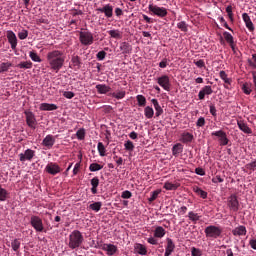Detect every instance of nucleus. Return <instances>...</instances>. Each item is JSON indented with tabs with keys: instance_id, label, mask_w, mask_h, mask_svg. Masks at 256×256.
Here are the masks:
<instances>
[{
	"instance_id": "c756f323",
	"label": "nucleus",
	"mask_w": 256,
	"mask_h": 256,
	"mask_svg": "<svg viewBox=\"0 0 256 256\" xmlns=\"http://www.w3.org/2000/svg\"><path fill=\"white\" fill-rule=\"evenodd\" d=\"M131 44H129V42H122L120 44V50L122 51V53L127 54V53H131Z\"/></svg>"
},
{
	"instance_id": "de8ad7c7",
	"label": "nucleus",
	"mask_w": 256,
	"mask_h": 256,
	"mask_svg": "<svg viewBox=\"0 0 256 256\" xmlns=\"http://www.w3.org/2000/svg\"><path fill=\"white\" fill-rule=\"evenodd\" d=\"M177 27H178V29H180V31H183L184 33H187V31L189 30L188 26H187V23L185 21L179 22L177 24Z\"/></svg>"
},
{
	"instance_id": "dca6fc26",
	"label": "nucleus",
	"mask_w": 256,
	"mask_h": 256,
	"mask_svg": "<svg viewBox=\"0 0 256 256\" xmlns=\"http://www.w3.org/2000/svg\"><path fill=\"white\" fill-rule=\"evenodd\" d=\"M43 147H46L47 149H52L53 145H55V138L53 135L48 134L42 141Z\"/></svg>"
},
{
	"instance_id": "bf43d9fd",
	"label": "nucleus",
	"mask_w": 256,
	"mask_h": 256,
	"mask_svg": "<svg viewBox=\"0 0 256 256\" xmlns=\"http://www.w3.org/2000/svg\"><path fill=\"white\" fill-rule=\"evenodd\" d=\"M96 57L99 61H103L105 59V57H107V52L105 51H99L97 54H96Z\"/></svg>"
},
{
	"instance_id": "37998d69",
	"label": "nucleus",
	"mask_w": 256,
	"mask_h": 256,
	"mask_svg": "<svg viewBox=\"0 0 256 256\" xmlns=\"http://www.w3.org/2000/svg\"><path fill=\"white\" fill-rule=\"evenodd\" d=\"M29 57L32 59L35 63H41V57L37 54L35 51H30L29 52Z\"/></svg>"
},
{
	"instance_id": "f704fd0d",
	"label": "nucleus",
	"mask_w": 256,
	"mask_h": 256,
	"mask_svg": "<svg viewBox=\"0 0 256 256\" xmlns=\"http://www.w3.org/2000/svg\"><path fill=\"white\" fill-rule=\"evenodd\" d=\"M101 207H103L102 202H94L89 205V209H91L92 211H95L96 213H99V211H101Z\"/></svg>"
},
{
	"instance_id": "f3484780",
	"label": "nucleus",
	"mask_w": 256,
	"mask_h": 256,
	"mask_svg": "<svg viewBox=\"0 0 256 256\" xmlns=\"http://www.w3.org/2000/svg\"><path fill=\"white\" fill-rule=\"evenodd\" d=\"M205 95H213V88H211V86H204L198 93V99L203 101Z\"/></svg>"
},
{
	"instance_id": "aec40b11",
	"label": "nucleus",
	"mask_w": 256,
	"mask_h": 256,
	"mask_svg": "<svg viewBox=\"0 0 256 256\" xmlns=\"http://www.w3.org/2000/svg\"><path fill=\"white\" fill-rule=\"evenodd\" d=\"M232 235H234V237H241L243 235H247V228L243 225L238 226L232 230Z\"/></svg>"
},
{
	"instance_id": "1a4fd4ad",
	"label": "nucleus",
	"mask_w": 256,
	"mask_h": 256,
	"mask_svg": "<svg viewBox=\"0 0 256 256\" xmlns=\"http://www.w3.org/2000/svg\"><path fill=\"white\" fill-rule=\"evenodd\" d=\"M6 37L12 51H15V49H17V43H18L17 35H15V32H13L12 30H8L6 32Z\"/></svg>"
},
{
	"instance_id": "c9c22d12",
	"label": "nucleus",
	"mask_w": 256,
	"mask_h": 256,
	"mask_svg": "<svg viewBox=\"0 0 256 256\" xmlns=\"http://www.w3.org/2000/svg\"><path fill=\"white\" fill-rule=\"evenodd\" d=\"M144 115L146 119H153V116L155 115V111L150 106H147L144 109Z\"/></svg>"
},
{
	"instance_id": "e433bc0d",
	"label": "nucleus",
	"mask_w": 256,
	"mask_h": 256,
	"mask_svg": "<svg viewBox=\"0 0 256 256\" xmlns=\"http://www.w3.org/2000/svg\"><path fill=\"white\" fill-rule=\"evenodd\" d=\"M125 95H127V93L125 92V90H121V91H117V92H113L111 94V97H113L114 99H125Z\"/></svg>"
},
{
	"instance_id": "20e7f679",
	"label": "nucleus",
	"mask_w": 256,
	"mask_h": 256,
	"mask_svg": "<svg viewBox=\"0 0 256 256\" xmlns=\"http://www.w3.org/2000/svg\"><path fill=\"white\" fill-rule=\"evenodd\" d=\"M79 41L82 45L89 46L93 45L95 38L93 37V33H91L90 31H80Z\"/></svg>"
},
{
	"instance_id": "9b49d317",
	"label": "nucleus",
	"mask_w": 256,
	"mask_h": 256,
	"mask_svg": "<svg viewBox=\"0 0 256 256\" xmlns=\"http://www.w3.org/2000/svg\"><path fill=\"white\" fill-rule=\"evenodd\" d=\"M46 173H49V175H57L58 173H61V167L58 166L57 163L50 162L45 167Z\"/></svg>"
},
{
	"instance_id": "338daca9",
	"label": "nucleus",
	"mask_w": 256,
	"mask_h": 256,
	"mask_svg": "<svg viewBox=\"0 0 256 256\" xmlns=\"http://www.w3.org/2000/svg\"><path fill=\"white\" fill-rule=\"evenodd\" d=\"M223 178L221 176L217 175L214 178H212V183H223Z\"/></svg>"
},
{
	"instance_id": "f257e3e1",
	"label": "nucleus",
	"mask_w": 256,
	"mask_h": 256,
	"mask_svg": "<svg viewBox=\"0 0 256 256\" xmlns=\"http://www.w3.org/2000/svg\"><path fill=\"white\" fill-rule=\"evenodd\" d=\"M46 59L52 71L59 73L65 65V52L61 50H52L47 53Z\"/></svg>"
},
{
	"instance_id": "13d9d810",
	"label": "nucleus",
	"mask_w": 256,
	"mask_h": 256,
	"mask_svg": "<svg viewBox=\"0 0 256 256\" xmlns=\"http://www.w3.org/2000/svg\"><path fill=\"white\" fill-rule=\"evenodd\" d=\"M194 65H196V67H198V69H205V61L204 60H194Z\"/></svg>"
},
{
	"instance_id": "a18cd8bd",
	"label": "nucleus",
	"mask_w": 256,
	"mask_h": 256,
	"mask_svg": "<svg viewBox=\"0 0 256 256\" xmlns=\"http://www.w3.org/2000/svg\"><path fill=\"white\" fill-rule=\"evenodd\" d=\"M11 247H12L13 251H15L17 253V251H19V249L21 247V242L19 241V239H14L11 242Z\"/></svg>"
},
{
	"instance_id": "6e6552de",
	"label": "nucleus",
	"mask_w": 256,
	"mask_h": 256,
	"mask_svg": "<svg viewBox=\"0 0 256 256\" xmlns=\"http://www.w3.org/2000/svg\"><path fill=\"white\" fill-rule=\"evenodd\" d=\"M19 159L21 163H25V161H33V158L35 157V150L26 149L24 153L19 154Z\"/></svg>"
},
{
	"instance_id": "423d86ee",
	"label": "nucleus",
	"mask_w": 256,
	"mask_h": 256,
	"mask_svg": "<svg viewBox=\"0 0 256 256\" xmlns=\"http://www.w3.org/2000/svg\"><path fill=\"white\" fill-rule=\"evenodd\" d=\"M149 11L153 13L154 15H157V17H167V8L165 7H159L157 5L150 4L148 6Z\"/></svg>"
},
{
	"instance_id": "09e8293b",
	"label": "nucleus",
	"mask_w": 256,
	"mask_h": 256,
	"mask_svg": "<svg viewBox=\"0 0 256 256\" xmlns=\"http://www.w3.org/2000/svg\"><path fill=\"white\" fill-rule=\"evenodd\" d=\"M105 152H106V149H105V145L102 144V142H99L98 143V153L100 155V157H105Z\"/></svg>"
},
{
	"instance_id": "f8f14e48",
	"label": "nucleus",
	"mask_w": 256,
	"mask_h": 256,
	"mask_svg": "<svg viewBox=\"0 0 256 256\" xmlns=\"http://www.w3.org/2000/svg\"><path fill=\"white\" fill-rule=\"evenodd\" d=\"M212 136L219 137L220 145H229V138H227V133H225L223 130L212 132Z\"/></svg>"
},
{
	"instance_id": "a19ab883",
	"label": "nucleus",
	"mask_w": 256,
	"mask_h": 256,
	"mask_svg": "<svg viewBox=\"0 0 256 256\" xmlns=\"http://www.w3.org/2000/svg\"><path fill=\"white\" fill-rule=\"evenodd\" d=\"M136 100L138 101L139 107H145L147 105V98L143 95H137Z\"/></svg>"
},
{
	"instance_id": "c85d7f7f",
	"label": "nucleus",
	"mask_w": 256,
	"mask_h": 256,
	"mask_svg": "<svg viewBox=\"0 0 256 256\" xmlns=\"http://www.w3.org/2000/svg\"><path fill=\"white\" fill-rule=\"evenodd\" d=\"M193 191L196 193V195L201 197V199H207V192H205V190L201 189L200 187L194 186Z\"/></svg>"
},
{
	"instance_id": "864d4df0",
	"label": "nucleus",
	"mask_w": 256,
	"mask_h": 256,
	"mask_svg": "<svg viewBox=\"0 0 256 256\" xmlns=\"http://www.w3.org/2000/svg\"><path fill=\"white\" fill-rule=\"evenodd\" d=\"M159 193H161L160 190H156V191L152 192L150 198L148 199V201L150 203H153V201H155L157 199V197H159Z\"/></svg>"
},
{
	"instance_id": "69168bd1",
	"label": "nucleus",
	"mask_w": 256,
	"mask_h": 256,
	"mask_svg": "<svg viewBox=\"0 0 256 256\" xmlns=\"http://www.w3.org/2000/svg\"><path fill=\"white\" fill-rule=\"evenodd\" d=\"M196 175H200L201 177L205 176V170L201 167L195 169Z\"/></svg>"
},
{
	"instance_id": "9d476101",
	"label": "nucleus",
	"mask_w": 256,
	"mask_h": 256,
	"mask_svg": "<svg viewBox=\"0 0 256 256\" xmlns=\"http://www.w3.org/2000/svg\"><path fill=\"white\" fill-rule=\"evenodd\" d=\"M158 85L163 88L164 91H171V82L169 76L163 75L157 79Z\"/></svg>"
},
{
	"instance_id": "2eb2a0df",
	"label": "nucleus",
	"mask_w": 256,
	"mask_h": 256,
	"mask_svg": "<svg viewBox=\"0 0 256 256\" xmlns=\"http://www.w3.org/2000/svg\"><path fill=\"white\" fill-rule=\"evenodd\" d=\"M96 11H98L99 13H104L107 19H111V17H113V7L111 6V4H106L102 8H97Z\"/></svg>"
},
{
	"instance_id": "8fccbe9b",
	"label": "nucleus",
	"mask_w": 256,
	"mask_h": 256,
	"mask_svg": "<svg viewBox=\"0 0 256 256\" xmlns=\"http://www.w3.org/2000/svg\"><path fill=\"white\" fill-rule=\"evenodd\" d=\"M27 37H29V31H27V30H25V29H23L22 31H20V32L18 33V38H19L21 41L27 39Z\"/></svg>"
},
{
	"instance_id": "79ce46f5",
	"label": "nucleus",
	"mask_w": 256,
	"mask_h": 256,
	"mask_svg": "<svg viewBox=\"0 0 256 256\" xmlns=\"http://www.w3.org/2000/svg\"><path fill=\"white\" fill-rule=\"evenodd\" d=\"M223 37L225 39V41L229 44V45H232V43L235 42V39L233 38V35H231V33L225 31L223 33Z\"/></svg>"
},
{
	"instance_id": "e2e57ef3",
	"label": "nucleus",
	"mask_w": 256,
	"mask_h": 256,
	"mask_svg": "<svg viewBox=\"0 0 256 256\" xmlns=\"http://www.w3.org/2000/svg\"><path fill=\"white\" fill-rule=\"evenodd\" d=\"M196 126H198V127H205V118L204 117L198 118V120L196 122Z\"/></svg>"
},
{
	"instance_id": "58836bf2",
	"label": "nucleus",
	"mask_w": 256,
	"mask_h": 256,
	"mask_svg": "<svg viewBox=\"0 0 256 256\" xmlns=\"http://www.w3.org/2000/svg\"><path fill=\"white\" fill-rule=\"evenodd\" d=\"M178 188L179 184H173L171 182H165L164 184V189H166V191H176Z\"/></svg>"
},
{
	"instance_id": "680f3d73",
	"label": "nucleus",
	"mask_w": 256,
	"mask_h": 256,
	"mask_svg": "<svg viewBox=\"0 0 256 256\" xmlns=\"http://www.w3.org/2000/svg\"><path fill=\"white\" fill-rule=\"evenodd\" d=\"M63 97H65L66 99H73V97H75V93L71 91H65L63 93Z\"/></svg>"
},
{
	"instance_id": "ea45409f",
	"label": "nucleus",
	"mask_w": 256,
	"mask_h": 256,
	"mask_svg": "<svg viewBox=\"0 0 256 256\" xmlns=\"http://www.w3.org/2000/svg\"><path fill=\"white\" fill-rule=\"evenodd\" d=\"M188 218L190 221H192V223H197V221H199V219H201V216H199V214H197L193 211H190L188 213Z\"/></svg>"
},
{
	"instance_id": "bb28decb",
	"label": "nucleus",
	"mask_w": 256,
	"mask_h": 256,
	"mask_svg": "<svg viewBox=\"0 0 256 256\" xmlns=\"http://www.w3.org/2000/svg\"><path fill=\"white\" fill-rule=\"evenodd\" d=\"M72 67L75 70L81 69V58L79 56H72L71 58Z\"/></svg>"
},
{
	"instance_id": "4be33fe9",
	"label": "nucleus",
	"mask_w": 256,
	"mask_h": 256,
	"mask_svg": "<svg viewBox=\"0 0 256 256\" xmlns=\"http://www.w3.org/2000/svg\"><path fill=\"white\" fill-rule=\"evenodd\" d=\"M58 107L55 104L42 103L40 104V111H57Z\"/></svg>"
},
{
	"instance_id": "f03ea898",
	"label": "nucleus",
	"mask_w": 256,
	"mask_h": 256,
	"mask_svg": "<svg viewBox=\"0 0 256 256\" xmlns=\"http://www.w3.org/2000/svg\"><path fill=\"white\" fill-rule=\"evenodd\" d=\"M83 241H85L83 233L79 230H74L69 235L68 247L69 249H79L83 245Z\"/></svg>"
},
{
	"instance_id": "7ed1b4c3",
	"label": "nucleus",
	"mask_w": 256,
	"mask_h": 256,
	"mask_svg": "<svg viewBox=\"0 0 256 256\" xmlns=\"http://www.w3.org/2000/svg\"><path fill=\"white\" fill-rule=\"evenodd\" d=\"M204 233L206 237L210 239H217L221 237V233H223V229H221V227L219 226L210 225L205 228Z\"/></svg>"
},
{
	"instance_id": "7c9ffc66",
	"label": "nucleus",
	"mask_w": 256,
	"mask_h": 256,
	"mask_svg": "<svg viewBox=\"0 0 256 256\" xmlns=\"http://www.w3.org/2000/svg\"><path fill=\"white\" fill-rule=\"evenodd\" d=\"M11 67H13V64L11 62H2L0 64V73H7V71H9Z\"/></svg>"
},
{
	"instance_id": "393cba45",
	"label": "nucleus",
	"mask_w": 256,
	"mask_h": 256,
	"mask_svg": "<svg viewBox=\"0 0 256 256\" xmlns=\"http://www.w3.org/2000/svg\"><path fill=\"white\" fill-rule=\"evenodd\" d=\"M181 143H191L193 141V134L189 133V132H184L181 134V138H180Z\"/></svg>"
},
{
	"instance_id": "3c124183",
	"label": "nucleus",
	"mask_w": 256,
	"mask_h": 256,
	"mask_svg": "<svg viewBox=\"0 0 256 256\" xmlns=\"http://www.w3.org/2000/svg\"><path fill=\"white\" fill-rule=\"evenodd\" d=\"M242 90H243V93H245V95H251L252 90H251V85L249 83L243 84Z\"/></svg>"
},
{
	"instance_id": "39448f33",
	"label": "nucleus",
	"mask_w": 256,
	"mask_h": 256,
	"mask_svg": "<svg viewBox=\"0 0 256 256\" xmlns=\"http://www.w3.org/2000/svg\"><path fill=\"white\" fill-rule=\"evenodd\" d=\"M30 224L35 231H38V233H43L45 227L43 226V220L39 216H31Z\"/></svg>"
},
{
	"instance_id": "774afa93",
	"label": "nucleus",
	"mask_w": 256,
	"mask_h": 256,
	"mask_svg": "<svg viewBox=\"0 0 256 256\" xmlns=\"http://www.w3.org/2000/svg\"><path fill=\"white\" fill-rule=\"evenodd\" d=\"M247 169L255 170L256 168V159L253 162H250L246 165Z\"/></svg>"
},
{
	"instance_id": "a211bd4d",
	"label": "nucleus",
	"mask_w": 256,
	"mask_h": 256,
	"mask_svg": "<svg viewBox=\"0 0 256 256\" xmlns=\"http://www.w3.org/2000/svg\"><path fill=\"white\" fill-rule=\"evenodd\" d=\"M237 125L240 131H243V133H246V135H251L253 133V130H251V128H249L247 123H245L243 120H238Z\"/></svg>"
},
{
	"instance_id": "473e14b6",
	"label": "nucleus",
	"mask_w": 256,
	"mask_h": 256,
	"mask_svg": "<svg viewBox=\"0 0 256 256\" xmlns=\"http://www.w3.org/2000/svg\"><path fill=\"white\" fill-rule=\"evenodd\" d=\"M167 245L165 251H168L170 253H173L175 251V243H173V239L167 238Z\"/></svg>"
},
{
	"instance_id": "c03bdc74",
	"label": "nucleus",
	"mask_w": 256,
	"mask_h": 256,
	"mask_svg": "<svg viewBox=\"0 0 256 256\" xmlns=\"http://www.w3.org/2000/svg\"><path fill=\"white\" fill-rule=\"evenodd\" d=\"M7 197H9V192H7L3 187L0 185V201H7Z\"/></svg>"
},
{
	"instance_id": "72a5a7b5",
	"label": "nucleus",
	"mask_w": 256,
	"mask_h": 256,
	"mask_svg": "<svg viewBox=\"0 0 256 256\" xmlns=\"http://www.w3.org/2000/svg\"><path fill=\"white\" fill-rule=\"evenodd\" d=\"M112 39H122L123 35L121 34V31L119 30H109L107 32Z\"/></svg>"
},
{
	"instance_id": "0e129e2a",
	"label": "nucleus",
	"mask_w": 256,
	"mask_h": 256,
	"mask_svg": "<svg viewBox=\"0 0 256 256\" xmlns=\"http://www.w3.org/2000/svg\"><path fill=\"white\" fill-rule=\"evenodd\" d=\"M81 169V162H78L75 164L73 169V175H77L79 173V170Z\"/></svg>"
},
{
	"instance_id": "412c9836",
	"label": "nucleus",
	"mask_w": 256,
	"mask_h": 256,
	"mask_svg": "<svg viewBox=\"0 0 256 256\" xmlns=\"http://www.w3.org/2000/svg\"><path fill=\"white\" fill-rule=\"evenodd\" d=\"M151 102L152 105H154L156 117H161V115H163V108L161 107V105H159V101L157 99H152Z\"/></svg>"
},
{
	"instance_id": "a878e982",
	"label": "nucleus",
	"mask_w": 256,
	"mask_h": 256,
	"mask_svg": "<svg viewBox=\"0 0 256 256\" xmlns=\"http://www.w3.org/2000/svg\"><path fill=\"white\" fill-rule=\"evenodd\" d=\"M134 251L138 253V255H147V248L143 244H135Z\"/></svg>"
},
{
	"instance_id": "4d7b16f0",
	"label": "nucleus",
	"mask_w": 256,
	"mask_h": 256,
	"mask_svg": "<svg viewBox=\"0 0 256 256\" xmlns=\"http://www.w3.org/2000/svg\"><path fill=\"white\" fill-rule=\"evenodd\" d=\"M131 197H133V193L129 190L123 191L121 194L122 199H131Z\"/></svg>"
},
{
	"instance_id": "4c0bfd02",
	"label": "nucleus",
	"mask_w": 256,
	"mask_h": 256,
	"mask_svg": "<svg viewBox=\"0 0 256 256\" xmlns=\"http://www.w3.org/2000/svg\"><path fill=\"white\" fill-rule=\"evenodd\" d=\"M18 69H31L33 67V62L32 61H25V62H20L17 65Z\"/></svg>"
},
{
	"instance_id": "6ab92c4d",
	"label": "nucleus",
	"mask_w": 256,
	"mask_h": 256,
	"mask_svg": "<svg viewBox=\"0 0 256 256\" xmlns=\"http://www.w3.org/2000/svg\"><path fill=\"white\" fill-rule=\"evenodd\" d=\"M242 19H243L247 29H249L250 31H255V26L253 25V21H251V17H249V14L243 13Z\"/></svg>"
},
{
	"instance_id": "6e6d98bb",
	"label": "nucleus",
	"mask_w": 256,
	"mask_h": 256,
	"mask_svg": "<svg viewBox=\"0 0 256 256\" xmlns=\"http://www.w3.org/2000/svg\"><path fill=\"white\" fill-rule=\"evenodd\" d=\"M124 147L126 151H133V149H135V145H133V143L130 140L125 142Z\"/></svg>"
},
{
	"instance_id": "b1692460",
	"label": "nucleus",
	"mask_w": 256,
	"mask_h": 256,
	"mask_svg": "<svg viewBox=\"0 0 256 256\" xmlns=\"http://www.w3.org/2000/svg\"><path fill=\"white\" fill-rule=\"evenodd\" d=\"M165 233H167V231H165V228H163L162 226H158L154 230V237H156V239H163V237H165Z\"/></svg>"
},
{
	"instance_id": "ddd939ff",
	"label": "nucleus",
	"mask_w": 256,
	"mask_h": 256,
	"mask_svg": "<svg viewBox=\"0 0 256 256\" xmlns=\"http://www.w3.org/2000/svg\"><path fill=\"white\" fill-rule=\"evenodd\" d=\"M102 249V251L106 252V255L113 256L117 253L118 249L117 246L113 244H101V246H96Z\"/></svg>"
},
{
	"instance_id": "2f4dec72",
	"label": "nucleus",
	"mask_w": 256,
	"mask_h": 256,
	"mask_svg": "<svg viewBox=\"0 0 256 256\" xmlns=\"http://www.w3.org/2000/svg\"><path fill=\"white\" fill-rule=\"evenodd\" d=\"M179 153H183V144H181V143L175 144V145L173 146V148H172V154H173L174 156L179 155Z\"/></svg>"
},
{
	"instance_id": "5701e85b",
	"label": "nucleus",
	"mask_w": 256,
	"mask_h": 256,
	"mask_svg": "<svg viewBox=\"0 0 256 256\" xmlns=\"http://www.w3.org/2000/svg\"><path fill=\"white\" fill-rule=\"evenodd\" d=\"M96 90L100 95H106V93H109V91H111V87L105 84H98L96 85Z\"/></svg>"
},
{
	"instance_id": "0eeeda50",
	"label": "nucleus",
	"mask_w": 256,
	"mask_h": 256,
	"mask_svg": "<svg viewBox=\"0 0 256 256\" xmlns=\"http://www.w3.org/2000/svg\"><path fill=\"white\" fill-rule=\"evenodd\" d=\"M25 117H26V124L30 129H36L37 127V118H35V114L33 112L26 110L24 112Z\"/></svg>"
},
{
	"instance_id": "4468645a",
	"label": "nucleus",
	"mask_w": 256,
	"mask_h": 256,
	"mask_svg": "<svg viewBox=\"0 0 256 256\" xmlns=\"http://www.w3.org/2000/svg\"><path fill=\"white\" fill-rule=\"evenodd\" d=\"M228 207L230 208L231 211H239V200H237V195L232 194L228 198Z\"/></svg>"
},
{
	"instance_id": "5fc2aeb1",
	"label": "nucleus",
	"mask_w": 256,
	"mask_h": 256,
	"mask_svg": "<svg viewBox=\"0 0 256 256\" xmlns=\"http://www.w3.org/2000/svg\"><path fill=\"white\" fill-rule=\"evenodd\" d=\"M203 255V251L199 248L192 247L191 248V256H201Z\"/></svg>"
},
{
	"instance_id": "052dcab7",
	"label": "nucleus",
	"mask_w": 256,
	"mask_h": 256,
	"mask_svg": "<svg viewBox=\"0 0 256 256\" xmlns=\"http://www.w3.org/2000/svg\"><path fill=\"white\" fill-rule=\"evenodd\" d=\"M219 76L222 79V81L229 83V78H227V73L225 71H220Z\"/></svg>"
},
{
	"instance_id": "cd10ccee",
	"label": "nucleus",
	"mask_w": 256,
	"mask_h": 256,
	"mask_svg": "<svg viewBox=\"0 0 256 256\" xmlns=\"http://www.w3.org/2000/svg\"><path fill=\"white\" fill-rule=\"evenodd\" d=\"M91 183V193L97 195V187H99V177H94L90 180Z\"/></svg>"
},
{
	"instance_id": "49530a36",
	"label": "nucleus",
	"mask_w": 256,
	"mask_h": 256,
	"mask_svg": "<svg viewBox=\"0 0 256 256\" xmlns=\"http://www.w3.org/2000/svg\"><path fill=\"white\" fill-rule=\"evenodd\" d=\"M101 169H103V166L98 163H92L89 166V170L92 172L101 171Z\"/></svg>"
},
{
	"instance_id": "603ef678",
	"label": "nucleus",
	"mask_w": 256,
	"mask_h": 256,
	"mask_svg": "<svg viewBox=\"0 0 256 256\" xmlns=\"http://www.w3.org/2000/svg\"><path fill=\"white\" fill-rule=\"evenodd\" d=\"M76 137L79 139V141H83V139H85V130L83 128L79 129L76 132Z\"/></svg>"
}]
</instances>
